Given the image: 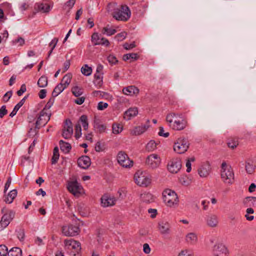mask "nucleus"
<instances>
[{
    "instance_id": "35",
    "label": "nucleus",
    "mask_w": 256,
    "mask_h": 256,
    "mask_svg": "<svg viewBox=\"0 0 256 256\" xmlns=\"http://www.w3.org/2000/svg\"><path fill=\"white\" fill-rule=\"evenodd\" d=\"M82 73L86 76H90L92 72V68L86 64H84L81 68Z\"/></svg>"
},
{
    "instance_id": "15",
    "label": "nucleus",
    "mask_w": 256,
    "mask_h": 256,
    "mask_svg": "<svg viewBox=\"0 0 256 256\" xmlns=\"http://www.w3.org/2000/svg\"><path fill=\"white\" fill-rule=\"evenodd\" d=\"M210 166L208 162L203 164L198 170V173L200 177H206L210 174Z\"/></svg>"
},
{
    "instance_id": "10",
    "label": "nucleus",
    "mask_w": 256,
    "mask_h": 256,
    "mask_svg": "<svg viewBox=\"0 0 256 256\" xmlns=\"http://www.w3.org/2000/svg\"><path fill=\"white\" fill-rule=\"evenodd\" d=\"M146 164L152 168H156L160 163V158L156 154L148 156L146 161Z\"/></svg>"
},
{
    "instance_id": "28",
    "label": "nucleus",
    "mask_w": 256,
    "mask_h": 256,
    "mask_svg": "<svg viewBox=\"0 0 256 256\" xmlns=\"http://www.w3.org/2000/svg\"><path fill=\"white\" fill-rule=\"evenodd\" d=\"M8 256H22V250L18 247L12 248L8 251Z\"/></svg>"
},
{
    "instance_id": "57",
    "label": "nucleus",
    "mask_w": 256,
    "mask_h": 256,
    "mask_svg": "<svg viewBox=\"0 0 256 256\" xmlns=\"http://www.w3.org/2000/svg\"><path fill=\"white\" fill-rule=\"evenodd\" d=\"M124 48L126 50H130L134 48H135L136 46V45L135 44V42H134L132 43L128 44V43L126 42L124 44Z\"/></svg>"
},
{
    "instance_id": "60",
    "label": "nucleus",
    "mask_w": 256,
    "mask_h": 256,
    "mask_svg": "<svg viewBox=\"0 0 256 256\" xmlns=\"http://www.w3.org/2000/svg\"><path fill=\"white\" fill-rule=\"evenodd\" d=\"M94 83L95 86L98 88H100L103 84L102 78H100L98 80H94Z\"/></svg>"
},
{
    "instance_id": "41",
    "label": "nucleus",
    "mask_w": 256,
    "mask_h": 256,
    "mask_svg": "<svg viewBox=\"0 0 256 256\" xmlns=\"http://www.w3.org/2000/svg\"><path fill=\"white\" fill-rule=\"evenodd\" d=\"M38 128H36V122L35 123V127L34 128H32L30 129V130L28 132V135L29 136L33 137L34 136H36L38 133V130L41 127V124H40L38 126Z\"/></svg>"
},
{
    "instance_id": "19",
    "label": "nucleus",
    "mask_w": 256,
    "mask_h": 256,
    "mask_svg": "<svg viewBox=\"0 0 256 256\" xmlns=\"http://www.w3.org/2000/svg\"><path fill=\"white\" fill-rule=\"evenodd\" d=\"M34 10L36 12H48L50 10V6L47 3H36L34 6Z\"/></svg>"
},
{
    "instance_id": "63",
    "label": "nucleus",
    "mask_w": 256,
    "mask_h": 256,
    "mask_svg": "<svg viewBox=\"0 0 256 256\" xmlns=\"http://www.w3.org/2000/svg\"><path fill=\"white\" fill-rule=\"evenodd\" d=\"M18 238L20 241H23L24 238V230H20L18 234Z\"/></svg>"
},
{
    "instance_id": "6",
    "label": "nucleus",
    "mask_w": 256,
    "mask_h": 256,
    "mask_svg": "<svg viewBox=\"0 0 256 256\" xmlns=\"http://www.w3.org/2000/svg\"><path fill=\"white\" fill-rule=\"evenodd\" d=\"M80 230L78 226H74L72 224L64 226L62 227V234L67 236H74L79 234Z\"/></svg>"
},
{
    "instance_id": "51",
    "label": "nucleus",
    "mask_w": 256,
    "mask_h": 256,
    "mask_svg": "<svg viewBox=\"0 0 256 256\" xmlns=\"http://www.w3.org/2000/svg\"><path fill=\"white\" fill-rule=\"evenodd\" d=\"M108 106V104L106 102H100L98 103L97 108L100 110H104V109L107 108Z\"/></svg>"
},
{
    "instance_id": "45",
    "label": "nucleus",
    "mask_w": 256,
    "mask_h": 256,
    "mask_svg": "<svg viewBox=\"0 0 256 256\" xmlns=\"http://www.w3.org/2000/svg\"><path fill=\"white\" fill-rule=\"evenodd\" d=\"M122 126L120 124H112V132L114 134H118L122 132Z\"/></svg>"
},
{
    "instance_id": "34",
    "label": "nucleus",
    "mask_w": 256,
    "mask_h": 256,
    "mask_svg": "<svg viewBox=\"0 0 256 256\" xmlns=\"http://www.w3.org/2000/svg\"><path fill=\"white\" fill-rule=\"evenodd\" d=\"M94 126L96 132L99 133L104 132L106 128L105 125L100 124L98 122H94Z\"/></svg>"
},
{
    "instance_id": "12",
    "label": "nucleus",
    "mask_w": 256,
    "mask_h": 256,
    "mask_svg": "<svg viewBox=\"0 0 256 256\" xmlns=\"http://www.w3.org/2000/svg\"><path fill=\"white\" fill-rule=\"evenodd\" d=\"M101 204L104 207L112 206L115 204L116 200L114 197H111L108 194H104L101 198Z\"/></svg>"
},
{
    "instance_id": "22",
    "label": "nucleus",
    "mask_w": 256,
    "mask_h": 256,
    "mask_svg": "<svg viewBox=\"0 0 256 256\" xmlns=\"http://www.w3.org/2000/svg\"><path fill=\"white\" fill-rule=\"evenodd\" d=\"M123 92L125 94L132 95L134 94H138L139 90L134 86H131L126 88H124Z\"/></svg>"
},
{
    "instance_id": "32",
    "label": "nucleus",
    "mask_w": 256,
    "mask_h": 256,
    "mask_svg": "<svg viewBox=\"0 0 256 256\" xmlns=\"http://www.w3.org/2000/svg\"><path fill=\"white\" fill-rule=\"evenodd\" d=\"M38 86L40 88H44L48 85V78L45 76H42L38 80Z\"/></svg>"
},
{
    "instance_id": "20",
    "label": "nucleus",
    "mask_w": 256,
    "mask_h": 256,
    "mask_svg": "<svg viewBox=\"0 0 256 256\" xmlns=\"http://www.w3.org/2000/svg\"><path fill=\"white\" fill-rule=\"evenodd\" d=\"M218 221L217 216L212 214L208 216L206 218L207 224L212 228L216 227L218 226Z\"/></svg>"
},
{
    "instance_id": "50",
    "label": "nucleus",
    "mask_w": 256,
    "mask_h": 256,
    "mask_svg": "<svg viewBox=\"0 0 256 256\" xmlns=\"http://www.w3.org/2000/svg\"><path fill=\"white\" fill-rule=\"evenodd\" d=\"M246 170L248 173L250 174L254 172V168L252 164L249 162H246Z\"/></svg>"
},
{
    "instance_id": "39",
    "label": "nucleus",
    "mask_w": 256,
    "mask_h": 256,
    "mask_svg": "<svg viewBox=\"0 0 256 256\" xmlns=\"http://www.w3.org/2000/svg\"><path fill=\"white\" fill-rule=\"evenodd\" d=\"M156 148V143L154 140H150L146 146V149L148 151H152Z\"/></svg>"
},
{
    "instance_id": "4",
    "label": "nucleus",
    "mask_w": 256,
    "mask_h": 256,
    "mask_svg": "<svg viewBox=\"0 0 256 256\" xmlns=\"http://www.w3.org/2000/svg\"><path fill=\"white\" fill-rule=\"evenodd\" d=\"M221 177L224 182L228 184H232L234 179V174L231 166L227 168L226 162H224L222 164Z\"/></svg>"
},
{
    "instance_id": "46",
    "label": "nucleus",
    "mask_w": 256,
    "mask_h": 256,
    "mask_svg": "<svg viewBox=\"0 0 256 256\" xmlns=\"http://www.w3.org/2000/svg\"><path fill=\"white\" fill-rule=\"evenodd\" d=\"M107 60L109 63H110L112 64H118V62L116 58L112 54L109 55L107 58Z\"/></svg>"
},
{
    "instance_id": "23",
    "label": "nucleus",
    "mask_w": 256,
    "mask_h": 256,
    "mask_svg": "<svg viewBox=\"0 0 256 256\" xmlns=\"http://www.w3.org/2000/svg\"><path fill=\"white\" fill-rule=\"evenodd\" d=\"M186 126V121L184 119L175 120L174 124V129L180 130L184 129Z\"/></svg>"
},
{
    "instance_id": "18",
    "label": "nucleus",
    "mask_w": 256,
    "mask_h": 256,
    "mask_svg": "<svg viewBox=\"0 0 256 256\" xmlns=\"http://www.w3.org/2000/svg\"><path fill=\"white\" fill-rule=\"evenodd\" d=\"M138 114L137 108H130L126 111L124 114V119L128 120L132 118Z\"/></svg>"
},
{
    "instance_id": "43",
    "label": "nucleus",
    "mask_w": 256,
    "mask_h": 256,
    "mask_svg": "<svg viewBox=\"0 0 256 256\" xmlns=\"http://www.w3.org/2000/svg\"><path fill=\"white\" fill-rule=\"evenodd\" d=\"M8 254V248L4 244L0 245V256H6Z\"/></svg>"
},
{
    "instance_id": "55",
    "label": "nucleus",
    "mask_w": 256,
    "mask_h": 256,
    "mask_svg": "<svg viewBox=\"0 0 256 256\" xmlns=\"http://www.w3.org/2000/svg\"><path fill=\"white\" fill-rule=\"evenodd\" d=\"M12 94V90H10L6 92L3 97L4 101L5 102H7L10 98H11Z\"/></svg>"
},
{
    "instance_id": "48",
    "label": "nucleus",
    "mask_w": 256,
    "mask_h": 256,
    "mask_svg": "<svg viewBox=\"0 0 256 256\" xmlns=\"http://www.w3.org/2000/svg\"><path fill=\"white\" fill-rule=\"evenodd\" d=\"M110 44L109 41L104 38H102L100 39L99 42L94 43V45H105L108 46Z\"/></svg>"
},
{
    "instance_id": "54",
    "label": "nucleus",
    "mask_w": 256,
    "mask_h": 256,
    "mask_svg": "<svg viewBox=\"0 0 256 256\" xmlns=\"http://www.w3.org/2000/svg\"><path fill=\"white\" fill-rule=\"evenodd\" d=\"M66 88H64V86H63L62 82H60L58 84L54 89L58 92V94H60Z\"/></svg>"
},
{
    "instance_id": "62",
    "label": "nucleus",
    "mask_w": 256,
    "mask_h": 256,
    "mask_svg": "<svg viewBox=\"0 0 256 256\" xmlns=\"http://www.w3.org/2000/svg\"><path fill=\"white\" fill-rule=\"evenodd\" d=\"M76 0H69L64 5V6H67L69 9L72 8L74 6Z\"/></svg>"
},
{
    "instance_id": "42",
    "label": "nucleus",
    "mask_w": 256,
    "mask_h": 256,
    "mask_svg": "<svg viewBox=\"0 0 256 256\" xmlns=\"http://www.w3.org/2000/svg\"><path fill=\"white\" fill-rule=\"evenodd\" d=\"M106 146L104 143H101L100 142H98L95 146V150L97 152H100L105 150Z\"/></svg>"
},
{
    "instance_id": "61",
    "label": "nucleus",
    "mask_w": 256,
    "mask_h": 256,
    "mask_svg": "<svg viewBox=\"0 0 256 256\" xmlns=\"http://www.w3.org/2000/svg\"><path fill=\"white\" fill-rule=\"evenodd\" d=\"M248 202H251L253 206L256 208V197L248 196L246 198Z\"/></svg>"
},
{
    "instance_id": "8",
    "label": "nucleus",
    "mask_w": 256,
    "mask_h": 256,
    "mask_svg": "<svg viewBox=\"0 0 256 256\" xmlns=\"http://www.w3.org/2000/svg\"><path fill=\"white\" fill-rule=\"evenodd\" d=\"M168 170L171 173H177L181 168V161L178 158L172 159L168 164Z\"/></svg>"
},
{
    "instance_id": "40",
    "label": "nucleus",
    "mask_w": 256,
    "mask_h": 256,
    "mask_svg": "<svg viewBox=\"0 0 256 256\" xmlns=\"http://www.w3.org/2000/svg\"><path fill=\"white\" fill-rule=\"evenodd\" d=\"M72 92L76 97H78L82 94V90L78 86L73 87L72 88Z\"/></svg>"
},
{
    "instance_id": "58",
    "label": "nucleus",
    "mask_w": 256,
    "mask_h": 256,
    "mask_svg": "<svg viewBox=\"0 0 256 256\" xmlns=\"http://www.w3.org/2000/svg\"><path fill=\"white\" fill-rule=\"evenodd\" d=\"M158 135L161 136H164V138H167L169 136V132H164V130L163 127H160V132H158Z\"/></svg>"
},
{
    "instance_id": "7",
    "label": "nucleus",
    "mask_w": 256,
    "mask_h": 256,
    "mask_svg": "<svg viewBox=\"0 0 256 256\" xmlns=\"http://www.w3.org/2000/svg\"><path fill=\"white\" fill-rule=\"evenodd\" d=\"M67 188L68 190L74 196H78L82 189L80 184L77 180L70 181L68 182Z\"/></svg>"
},
{
    "instance_id": "38",
    "label": "nucleus",
    "mask_w": 256,
    "mask_h": 256,
    "mask_svg": "<svg viewBox=\"0 0 256 256\" xmlns=\"http://www.w3.org/2000/svg\"><path fill=\"white\" fill-rule=\"evenodd\" d=\"M72 75L70 73H68L66 74L62 78V82H65V86L64 88H67V86L69 85L70 82L72 79Z\"/></svg>"
},
{
    "instance_id": "2",
    "label": "nucleus",
    "mask_w": 256,
    "mask_h": 256,
    "mask_svg": "<svg viewBox=\"0 0 256 256\" xmlns=\"http://www.w3.org/2000/svg\"><path fill=\"white\" fill-rule=\"evenodd\" d=\"M163 200L168 206L178 204V198L174 191L170 189H166L162 192Z\"/></svg>"
},
{
    "instance_id": "30",
    "label": "nucleus",
    "mask_w": 256,
    "mask_h": 256,
    "mask_svg": "<svg viewBox=\"0 0 256 256\" xmlns=\"http://www.w3.org/2000/svg\"><path fill=\"white\" fill-rule=\"evenodd\" d=\"M186 240L188 242L194 244L197 242L198 238L194 233L190 232L186 235Z\"/></svg>"
},
{
    "instance_id": "25",
    "label": "nucleus",
    "mask_w": 256,
    "mask_h": 256,
    "mask_svg": "<svg viewBox=\"0 0 256 256\" xmlns=\"http://www.w3.org/2000/svg\"><path fill=\"white\" fill-rule=\"evenodd\" d=\"M17 195V190H11L8 194L7 196L5 197L4 199V201L8 204H11L12 202L14 200L16 196Z\"/></svg>"
},
{
    "instance_id": "36",
    "label": "nucleus",
    "mask_w": 256,
    "mask_h": 256,
    "mask_svg": "<svg viewBox=\"0 0 256 256\" xmlns=\"http://www.w3.org/2000/svg\"><path fill=\"white\" fill-rule=\"evenodd\" d=\"M44 110V108L40 112V116L38 118L37 120L36 121V128H38V126L40 124H40V121L42 120V117L44 116H47V118H48V116H50H50L51 114H48L46 113L44 110Z\"/></svg>"
},
{
    "instance_id": "11",
    "label": "nucleus",
    "mask_w": 256,
    "mask_h": 256,
    "mask_svg": "<svg viewBox=\"0 0 256 256\" xmlns=\"http://www.w3.org/2000/svg\"><path fill=\"white\" fill-rule=\"evenodd\" d=\"M15 216V212L10 210L8 212H6L2 217L0 220V224L2 227L6 228L14 218Z\"/></svg>"
},
{
    "instance_id": "31",
    "label": "nucleus",
    "mask_w": 256,
    "mask_h": 256,
    "mask_svg": "<svg viewBox=\"0 0 256 256\" xmlns=\"http://www.w3.org/2000/svg\"><path fill=\"white\" fill-rule=\"evenodd\" d=\"M60 154L58 152V146H56L53 150V156L52 158V164H56L59 159Z\"/></svg>"
},
{
    "instance_id": "14",
    "label": "nucleus",
    "mask_w": 256,
    "mask_h": 256,
    "mask_svg": "<svg viewBox=\"0 0 256 256\" xmlns=\"http://www.w3.org/2000/svg\"><path fill=\"white\" fill-rule=\"evenodd\" d=\"M91 164L90 158L87 156H82L78 160V166L82 168L87 169Z\"/></svg>"
},
{
    "instance_id": "37",
    "label": "nucleus",
    "mask_w": 256,
    "mask_h": 256,
    "mask_svg": "<svg viewBox=\"0 0 256 256\" xmlns=\"http://www.w3.org/2000/svg\"><path fill=\"white\" fill-rule=\"evenodd\" d=\"M79 122H80L82 125V126L84 127V130H86L88 128V116H87L85 114L82 115L80 119H79Z\"/></svg>"
},
{
    "instance_id": "5",
    "label": "nucleus",
    "mask_w": 256,
    "mask_h": 256,
    "mask_svg": "<svg viewBox=\"0 0 256 256\" xmlns=\"http://www.w3.org/2000/svg\"><path fill=\"white\" fill-rule=\"evenodd\" d=\"M118 162L123 167L130 168L132 166L133 162L130 160L127 154L123 151L119 152L117 156Z\"/></svg>"
},
{
    "instance_id": "1",
    "label": "nucleus",
    "mask_w": 256,
    "mask_h": 256,
    "mask_svg": "<svg viewBox=\"0 0 256 256\" xmlns=\"http://www.w3.org/2000/svg\"><path fill=\"white\" fill-rule=\"evenodd\" d=\"M116 6L114 3H110L107 6L108 11L114 10L112 13V16H130V10L126 5H122L120 8H115Z\"/></svg>"
},
{
    "instance_id": "26",
    "label": "nucleus",
    "mask_w": 256,
    "mask_h": 256,
    "mask_svg": "<svg viewBox=\"0 0 256 256\" xmlns=\"http://www.w3.org/2000/svg\"><path fill=\"white\" fill-rule=\"evenodd\" d=\"M59 144L60 150L66 154L69 152L72 148L71 145L69 143L62 140H60Z\"/></svg>"
},
{
    "instance_id": "21",
    "label": "nucleus",
    "mask_w": 256,
    "mask_h": 256,
    "mask_svg": "<svg viewBox=\"0 0 256 256\" xmlns=\"http://www.w3.org/2000/svg\"><path fill=\"white\" fill-rule=\"evenodd\" d=\"M28 97V96H25L24 98H23L20 101L16 104L13 110L10 112V116L11 118H12L14 116L16 113L17 112L18 110L20 108L21 106H23L24 103L25 102L26 100Z\"/></svg>"
},
{
    "instance_id": "64",
    "label": "nucleus",
    "mask_w": 256,
    "mask_h": 256,
    "mask_svg": "<svg viewBox=\"0 0 256 256\" xmlns=\"http://www.w3.org/2000/svg\"><path fill=\"white\" fill-rule=\"evenodd\" d=\"M143 250L146 254H148L150 252V248L148 244H144L143 246Z\"/></svg>"
},
{
    "instance_id": "29",
    "label": "nucleus",
    "mask_w": 256,
    "mask_h": 256,
    "mask_svg": "<svg viewBox=\"0 0 256 256\" xmlns=\"http://www.w3.org/2000/svg\"><path fill=\"white\" fill-rule=\"evenodd\" d=\"M63 130H66L68 133L73 134V128L72 126V122L70 119H66L65 120L64 124V126Z\"/></svg>"
},
{
    "instance_id": "56",
    "label": "nucleus",
    "mask_w": 256,
    "mask_h": 256,
    "mask_svg": "<svg viewBox=\"0 0 256 256\" xmlns=\"http://www.w3.org/2000/svg\"><path fill=\"white\" fill-rule=\"evenodd\" d=\"M100 38H99L98 34V33H94L92 36V42L94 43H94H96L99 42Z\"/></svg>"
},
{
    "instance_id": "47",
    "label": "nucleus",
    "mask_w": 256,
    "mask_h": 256,
    "mask_svg": "<svg viewBox=\"0 0 256 256\" xmlns=\"http://www.w3.org/2000/svg\"><path fill=\"white\" fill-rule=\"evenodd\" d=\"M238 144V141L234 139H232L228 142V148L234 149Z\"/></svg>"
},
{
    "instance_id": "16",
    "label": "nucleus",
    "mask_w": 256,
    "mask_h": 256,
    "mask_svg": "<svg viewBox=\"0 0 256 256\" xmlns=\"http://www.w3.org/2000/svg\"><path fill=\"white\" fill-rule=\"evenodd\" d=\"M64 244L66 246H70L72 248L76 250V252L78 254L81 250L80 243L76 240H65Z\"/></svg>"
},
{
    "instance_id": "44",
    "label": "nucleus",
    "mask_w": 256,
    "mask_h": 256,
    "mask_svg": "<svg viewBox=\"0 0 256 256\" xmlns=\"http://www.w3.org/2000/svg\"><path fill=\"white\" fill-rule=\"evenodd\" d=\"M58 38H54L51 42L49 44V46H52V44L54 43V44L52 46L50 50L49 51L48 53V57H49L50 54H52V51L55 48L58 42Z\"/></svg>"
},
{
    "instance_id": "3",
    "label": "nucleus",
    "mask_w": 256,
    "mask_h": 256,
    "mask_svg": "<svg viewBox=\"0 0 256 256\" xmlns=\"http://www.w3.org/2000/svg\"><path fill=\"white\" fill-rule=\"evenodd\" d=\"M189 146L188 140L184 137H180L174 143V150L178 154H184L188 150Z\"/></svg>"
},
{
    "instance_id": "33",
    "label": "nucleus",
    "mask_w": 256,
    "mask_h": 256,
    "mask_svg": "<svg viewBox=\"0 0 256 256\" xmlns=\"http://www.w3.org/2000/svg\"><path fill=\"white\" fill-rule=\"evenodd\" d=\"M116 32V31L115 29L109 28L108 24L104 27L102 30V34H106L108 36H112Z\"/></svg>"
},
{
    "instance_id": "17",
    "label": "nucleus",
    "mask_w": 256,
    "mask_h": 256,
    "mask_svg": "<svg viewBox=\"0 0 256 256\" xmlns=\"http://www.w3.org/2000/svg\"><path fill=\"white\" fill-rule=\"evenodd\" d=\"M158 229L162 234H168L170 233V225L167 222L162 220L158 223Z\"/></svg>"
},
{
    "instance_id": "27",
    "label": "nucleus",
    "mask_w": 256,
    "mask_h": 256,
    "mask_svg": "<svg viewBox=\"0 0 256 256\" xmlns=\"http://www.w3.org/2000/svg\"><path fill=\"white\" fill-rule=\"evenodd\" d=\"M141 198L144 202L147 204L154 202L153 196L149 192H146L142 194Z\"/></svg>"
},
{
    "instance_id": "13",
    "label": "nucleus",
    "mask_w": 256,
    "mask_h": 256,
    "mask_svg": "<svg viewBox=\"0 0 256 256\" xmlns=\"http://www.w3.org/2000/svg\"><path fill=\"white\" fill-rule=\"evenodd\" d=\"M134 178L136 183L138 185L141 186L146 187L151 182L150 178L147 176H145L142 174H141L140 176H138V178H136V174L134 176Z\"/></svg>"
},
{
    "instance_id": "24",
    "label": "nucleus",
    "mask_w": 256,
    "mask_h": 256,
    "mask_svg": "<svg viewBox=\"0 0 256 256\" xmlns=\"http://www.w3.org/2000/svg\"><path fill=\"white\" fill-rule=\"evenodd\" d=\"M149 127L148 126L142 125L138 126H136L132 131V134L133 135L138 136L144 133Z\"/></svg>"
},
{
    "instance_id": "49",
    "label": "nucleus",
    "mask_w": 256,
    "mask_h": 256,
    "mask_svg": "<svg viewBox=\"0 0 256 256\" xmlns=\"http://www.w3.org/2000/svg\"><path fill=\"white\" fill-rule=\"evenodd\" d=\"M126 33L125 32H122L117 34L114 38L116 40L118 41H122L126 38Z\"/></svg>"
},
{
    "instance_id": "52",
    "label": "nucleus",
    "mask_w": 256,
    "mask_h": 256,
    "mask_svg": "<svg viewBox=\"0 0 256 256\" xmlns=\"http://www.w3.org/2000/svg\"><path fill=\"white\" fill-rule=\"evenodd\" d=\"M54 102V98H50L46 104L44 110H48L50 109L51 106H52Z\"/></svg>"
},
{
    "instance_id": "9",
    "label": "nucleus",
    "mask_w": 256,
    "mask_h": 256,
    "mask_svg": "<svg viewBox=\"0 0 256 256\" xmlns=\"http://www.w3.org/2000/svg\"><path fill=\"white\" fill-rule=\"evenodd\" d=\"M213 254L215 256H228V252L224 244L219 243L214 246Z\"/></svg>"
},
{
    "instance_id": "59",
    "label": "nucleus",
    "mask_w": 256,
    "mask_h": 256,
    "mask_svg": "<svg viewBox=\"0 0 256 256\" xmlns=\"http://www.w3.org/2000/svg\"><path fill=\"white\" fill-rule=\"evenodd\" d=\"M26 86L25 85V84H22V86H21V87L20 88V90H19L18 92H17V94L18 96H20L24 92L26 91Z\"/></svg>"
},
{
    "instance_id": "53",
    "label": "nucleus",
    "mask_w": 256,
    "mask_h": 256,
    "mask_svg": "<svg viewBox=\"0 0 256 256\" xmlns=\"http://www.w3.org/2000/svg\"><path fill=\"white\" fill-rule=\"evenodd\" d=\"M7 114L8 110L6 109V106L4 105L0 108V118H2Z\"/></svg>"
}]
</instances>
